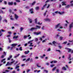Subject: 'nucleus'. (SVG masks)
I'll use <instances>...</instances> for the list:
<instances>
[{
    "label": "nucleus",
    "instance_id": "69168bd1",
    "mask_svg": "<svg viewBox=\"0 0 73 73\" xmlns=\"http://www.w3.org/2000/svg\"><path fill=\"white\" fill-rule=\"evenodd\" d=\"M58 14H59V15H61V13L60 11L58 12Z\"/></svg>",
    "mask_w": 73,
    "mask_h": 73
},
{
    "label": "nucleus",
    "instance_id": "4468645a",
    "mask_svg": "<svg viewBox=\"0 0 73 73\" xmlns=\"http://www.w3.org/2000/svg\"><path fill=\"white\" fill-rule=\"evenodd\" d=\"M29 20V21L30 23H32V20L29 18L28 19Z\"/></svg>",
    "mask_w": 73,
    "mask_h": 73
},
{
    "label": "nucleus",
    "instance_id": "49530a36",
    "mask_svg": "<svg viewBox=\"0 0 73 73\" xmlns=\"http://www.w3.org/2000/svg\"><path fill=\"white\" fill-rule=\"evenodd\" d=\"M56 42H55V41H54L53 42H52V43L53 44H56Z\"/></svg>",
    "mask_w": 73,
    "mask_h": 73
},
{
    "label": "nucleus",
    "instance_id": "9d476101",
    "mask_svg": "<svg viewBox=\"0 0 73 73\" xmlns=\"http://www.w3.org/2000/svg\"><path fill=\"white\" fill-rule=\"evenodd\" d=\"M17 45V44L16 43V44H13L11 45V46H13V47H14V46H16V45Z\"/></svg>",
    "mask_w": 73,
    "mask_h": 73
},
{
    "label": "nucleus",
    "instance_id": "f704fd0d",
    "mask_svg": "<svg viewBox=\"0 0 73 73\" xmlns=\"http://www.w3.org/2000/svg\"><path fill=\"white\" fill-rule=\"evenodd\" d=\"M19 50L21 51L23 50V49H22V47H20L19 48Z\"/></svg>",
    "mask_w": 73,
    "mask_h": 73
},
{
    "label": "nucleus",
    "instance_id": "ddd939ff",
    "mask_svg": "<svg viewBox=\"0 0 73 73\" xmlns=\"http://www.w3.org/2000/svg\"><path fill=\"white\" fill-rule=\"evenodd\" d=\"M62 5H66V4H65V2H62Z\"/></svg>",
    "mask_w": 73,
    "mask_h": 73
},
{
    "label": "nucleus",
    "instance_id": "de8ad7c7",
    "mask_svg": "<svg viewBox=\"0 0 73 73\" xmlns=\"http://www.w3.org/2000/svg\"><path fill=\"white\" fill-rule=\"evenodd\" d=\"M56 72L57 73H59V70L58 69H57L56 70Z\"/></svg>",
    "mask_w": 73,
    "mask_h": 73
},
{
    "label": "nucleus",
    "instance_id": "7c9ffc66",
    "mask_svg": "<svg viewBox=\"0 0 73 73\" xmlns=\"http://www.w3.org/2000/svg\"><path fill=\"white\" fill-rule=\"evenodd\" d=\"M15 1L16 2H17V3H20V1L19 0H16Z\"/></svg>",
    "mask_w": 73,
    "mask_h": 73
},
{
    "label": "nucleus",
    "instance_id": "6e6d98bb",
    "mask_svg": "<svg viewBox=\"0 0 73 73\" xmlns=\"http://www.w3.org/2000/svg\"><path fill=\"white\" fill-rule=\"evenodd\" d=\"M60 40H62V37L61 36L60 37Z\"/></svg>",
    "mask_w": 73,
    "mask_h": 73
},
{
    "label": "nucleus",
    "instance_id": "c9c22d12",
    "mask_svg": "<svg viewBox=\"0 0 73 73\" xmlns=\"http://www.w3.org/2000/svg\"><path fill=\"white\" fill-rule=\"evenodd\" d=\"M44 72H45L46 73H48V71L47 70H44Z\"/></svg>",
    "mask_w": 73,
    "mask_h": 73
},
{
    "label": "nucleus",
    "instance_id": "b1692460",
    "mask_svg": "<svg viewBox=\"0 0 73 73\" xmlns=\"http://www.w3.org/2000/svg\"><path fill=\"white\" fill-rule=\"evenodd\" d=\"M35 23L36 24H37V19L36 18L35 19Z\"/></svg>",
    "mask_w": 73,
    "mask_h": 73
},
{
    "label": "nucleus",
    "instance_id": "412c9836",
    "mask_svg": "<svg viewBox=\"0 0 73 73\" xmlns=\"http://www.w3.org/2000/svg\"><path fill=\"white\" fill-rule=\"evenodd\" d=\"M56 66H55L53 68V69H52V70L53 71H54V70H56Z\"/></svg>",
    "mask_w": 73,
    "mask_h": 73
},
{
    "label": "nucleus",
    "instance_id": "680f3d73",
    "mask_svg": "<svg viewBox=\"0 0 73 73\" xmlns=\"http://www.w3.org/2000/svg\"><path fill=\"white\" fill-rule=\"evenodd\" d=\"M39 40H41V41H42V38H39Z\"/></svg>",
    "mask_w": 73,
    "mask_h": 73
},
{
    "label": "nucleus",
    "instance_id": "a211bd4d",
    "mask_svg": "<svg viewBox=\"0 0 73 73\" xmlns=\"http://www.w3.org/2000/svg\"><path fill=\"white\" fill-rule=\"evenodd\" d=\"M70 7V5H67L65 6V8H69Z\"/></svg>",
    "mask_w": 73,
    "mask_h": 73
},
{
    "label": "nucleus",
    "instance_id": "0e129e2a",
    "mask_svg": "<svg viewBox=\"0 0 73 73\" xmlns=\"http://www.w3.org/2000/svg\"><path fill=\"white\" fill-rule=\"evenodd\" d=\"M50 50H50V48H49L47 50V51H50Z\"/></svg>",
    "mask_w": 73,
    "mask_h": 73
},
{
    "label": "nucleus",
    "instance_id": "09e8293b",
    "mask_svg": "<svg viewBox=\"0 0 73 73\" xmlns=\"http://www.w3.org/2000/svg\"><path fill=\"white\" fill-rule=\"evenodd\" d=\"M35 41H36V42H37V41H38V38H36L35 39Z\"/></svg>",
    "mask_w": 73,
    "mask_h": 73
},
{
    "label": "nucleus",
    "instance_id": "4be33fe9",
    "mask_svg": "<svg viewBox=\"0 0 73 73\" xmlns=\"http://www.w3.org/2000/svg\"><path fill=\"white\" fill-rule=\"evenodd\" d=\"M65 49H66V50H68V52H69V50L70 49V48H65Z\"/></svg>",
    "mask_w": 73,
    "mask_h": 73
},
{
    "label": "nucleus",
    "instance_id": "338daca9",
    "mask_svg": "<svg viewBox=\"0 0 73 73\" xmlns=\"http://www.w3.org/2000/svg\"><path fill=\"white\" fill-rule=\"evenodd\" d=\"M9 57L10 58H12V55L10 56Z\"/></svg>",
    "mask_w": 73,
    "mask_h": 73
},
{
    "label": "nucleus",
    "instance_id": "0eeeda50",
    "mask_svg": "<svg viewBox=\"0 0 73 73\" xmlns=\"http://www.w3.org/2000/svg\"><path fill=\"white\" fill-rule=\"evenodd\" d=\"M41 32H34V34H36V35H40V34H41Z\"/></svg>",
    "mask_w": 73,
    "mask_h": 73
},
{
    "label": "nucleus",
    "instance_id": "8fccbe9b",
    "mask_svg": "<svg viewBox=\"0 0 73 73\" xmlns=\"http://www.w3.org/2000/svg\"><path fill=\"white\" fill-rule=\"evenodd\" d=\"M30 61L31 62H32L33 61V59H32V58H31V59L30 60Z\"/></svg>",
    "mask_w": 73,
    "mask_h": 73
},
{
    "label": "nucleus",
    "instance_id": "c85d7f7f",
    "mask_svg": "<svg viewBox=\"0 0 73 73\" xmlns=\"http://www.w3.org/2000/svg\"><path fill=\"white\" fill-rule=\"evenodd\" d=\"M5 58H4L3 59H2L1 60V62H3V61H5Z\"/></svg>",
    "mask_w": 73,
    "mask_h": 73
},
{
    "label": "nucleus",
    "instance_id": "9b49d317",
    "mask_svg": "<svg viewBox=\"0 0 73 73\" xmlns=\"http://www.w3.org/2000/svg\"><path fill=\"white\" fill-rule=\"evenodd\" d=\"M60 25V23H59L57 25L55 26V29H57V28H58V26Z\"/></svg>",
    "mask_w": 73,
    "mask_h": 73
},
{
    "label": "nucleus",
    "instance_id": "e2e57ef3",
    "mask_svg": "<svg viewBox=\"0 0 73 73\" xmlns=\"http://www.w3.org/2000/svg\"><path fill=\"white\" fill-rule=\"evenodd\" d=\"M40 42H41L39 41L37 42V44L38 45V44H40Z\"/></svg>",
    "mask_w": 73,
    "mask_h": 73
},
{
    "label": "nucleus",
    "instance_id": "864d4df0",
    "mask_svg": "<svg viewBox=\"0 0 73 73\" xmlns=\"http://www.w3.org/2000/svg\"><path fill=\"white\" fill-rule=\"evenodd\" d=\"M44 28H45V26H43L42 27V29L43 30H44Z\"/></svg>",
    "mask_w": 73,
    "mask_h": 73
},
{
    "label": "nucleus",
    "instance_id": "6ab92c4d",
    "mask_svg": "<svg viewBox=\"0 0 73 73\" xmlns=\"http://www.w3.org/2000/svg\"><path fill=\"white\" fill-rule=\"evenodd\" d=\"M11 63H9V62H7V64L6 65V66H7V65H10Z\"/></svg>",
    "mask_w": 73,
    "mask_h": 73
},
{
    "label": "nucleus",
    "instance_id": "72a5a7b5",
    "mask_svg": "<svg viewBox=\"0 0 73 73\" xmlns=\"http://www.w3.org/2000/svg\"><path fill=\"white\" fill-rule=\"evenodd\" d=\"M54 66V64H52L50 65V66L51 68H53V67Z\"/></svg>",
    "mask_w": 73,
    "mask_h": 73
},
{
    "label": "nucleus",
    "instance_id": "c756f323",
    "mask_svg": "<svg viewBox=\"0 0 73 73\" xmlns=\"http://www.w3.org/2000/svg\"><path fill=\"white\" fill-rule=\"evenodd\" d=\"M30 58H29L26 60V62H27V61H30Z\"/></svg>",
    "mask_w": 73,
    "mask_h": 73
},
{
    "label": "nucleus",
    "instance_id": "f257e3e1",
    "mask_svg": "<svg viewBox=\"0 0 73 73\" xmlns=\"http://www.w3.org/2000/svg\"><path fill=\"white\" fill-rule=\"evenodd\" d=\"M13 1L9 2L8 3V5H13Z\"/></svg>",
    "mask_w": 73,
    "mask_h": 73
},
{
    "label": "nucleus",
    "instance_id": "39448f33",
    "mask_svg": "<svg viewBox=\"0 0 73 73\" xmlns=\"http://www.w3.org/2000/svg\"><path fill=\"white\" fill-rule=\"evenodd\" d=\"M44 20L45 21H50V19L49 18H47L44 19Z\"/></svg>",
    "mask_w": 73,
    "mask_h": 73
},
{
    "label": "nucleus",
    "instance_id": "1a4fd4ad",
    "mask_svg": "<svg viewBox=\"0 0 73 73\" xmlns=\"http://www.w3.org/2000/svg\"><path fill=\"white\" fill-rule=\"evenodd\" d=\"M70 52H71V53H73V50L70 49L69 50L68 53H70Z\"/></svg>",
    "mask_w": 73,
    "mask_h": 73
},
{
    "label": "nucleus",
    "instance_id": "2f4dec72",
    "mask_svg": "<svg viewBox=\"0 0 73 73\" xmlns=\"http://www.w3.org/2000/svg\"><path fill=\"white\" fill-rule=\"evenodd\" d=\"M8 39L9 40V42L10 43L12 41H11V39H10V38H8Z\"/></svg>",
    "mask_w": 73,
    "mask_h": 73
},
{
    "label": "nucleus",
    "instance_id": "423d86ee",
    "mask_svg": "<svg viewBox=\"0 0 73 73\" xmlns=\"http://www.w3.org/2000/svg\"><path fill=\"white\" fill-rule=\"evenodd\" d=\"M35 29H37V28H35L34 27H32L30 29V31H34V30H35Z\"/></svg>",
    "mask_w": 73,
    "mask_h": 73
},
{
    "label": "nucleus",
    "instance_id": "ea45409f",
    "mask_svg": "<svg viewBox=\"0 0 73 73\" xmlns=\"http://www.w3.org/2000/svg\"><path fill=\"white\" fill-rule=\"evenodd\" d=\"M56 51H57V52H59V53H60V52H61V51H60V50H56Z\"/></svg>",
    "mask_w": 73,
    "mask_h": 73
},
{
    "label": "nucleus",
    "instance_id": "cd10ccee",
    "mask_svg": "<svg viewBox=\"0 0 73 73\" xmlns=\"http://www.w3.org/2000/svg\"><path fill=\"white\" fill-rule=\"evenodd\" d=\"M47 5V3H45L44 5H43V7L44 8H45L46 6Z\"/></svg>",
    "mask_w": 73,
    "mask_h": 73
},
{
    "label": "nucleus",
    "instance_id": "774afa93",
    "mask_svg": "<svg viewBox=\"0 0 73 73\" xmlns=\"http://www.w3.org/2000/svg\"><path fill=\"white\" fill-rule=\"evenodd\" d=\"M12 73H16V71L15 70H14L13 71Z\"/></svg>",
    "mask_w": 73,
    "mask_h": 73
},
{
    "label": "nucleus",
    "instance_id": "4d7b16f0",
    "mask_svg": "<svg viewBox=\"0 0 73 73\" xmlns=\"http://www.w3.org/2000/svg\"><path fill=\"white\" fill-rule=\"evenodd\" d=\"M9 70H5V72H9Z\"/></svg>",
    "mask_w": 73,
    "mask_h": 73
},
{
    "label": "nucleus",
    "instance_id": "7ed1b4c3",
    "mask_svg": "<svg viewBox=\"0 0 73 73\" xmlns=\"http://www.w3.org/2000/svg\"><path fill=\"white\" fill-rule=\"evenodd\" d=\"M30 12L31 13H34V12H33V8L30 9Z\"/></svg>",
    "mask_w": 73,
    "mask_h": 73
},
{
    "label": "nucleus",
    "instance_id": "052dcab7",
    "mask_svg": "<svg viewBox=\"0 0 73 73\" xmlns=\"http://www.w3.org/2000/svg\"><path fill=\"white\" fill-rule=\"evenodd\" d=\"M65 26L66 27H68V24H65Z\"/></svg>",
    "mask_w": 73,
    "mask_h": 73
},
{
    "label": "nucleus",
    "instance_id": "20e7f679",
    "mask_svg": "<svg viewBox=\"0 0 73 73\" xmlns=\"http://www.w3.org/2000/svg\"><path fill=\"white\" fill-rule=\"evenodd\" d=\"M14 15L15 16V19H16V20H17V19H18V18H19V16H17V15L16 14H15Z\"/></svg>",
    "mask_w": 73,
    "mask_h": 73
},
{
    "label": "nucleus",
    "instance_id": "f8f14e48",
    "mask_svg": "<svg viewBox=\"0 0 73 73\" xmlns=\"http://www.w3.org/2000/svg\"><path fill=\"white\" fill-rule=\"evenodd\" d=\"M36 29H40V28H41V27L40 26H38V25H36Z\"/></svg>",
    "mask_w": 73,
    "mask_h": 73
},
{
    "label": "nucleus",
    "instance_id": "13d9d810",
    "mask_svg": "<svg viewBox=\"0 0 73 73\" xmlns=\"http://www.w3.org/2000/svg\"><path fill=\"white\" fill-rule=\"evenodd\" d=\"M49 7H50V5L48 4V6L47 7V8H49Z\"/></svg>",
    "mask_w": 73,
    "mask_h": 73
},
{
    "label": "nucleus",
    "instance_id": "dca6fc26",
    "mask_svg": "<svg viewBox=\"0 0 73 73\" xmlns=\"http://www.w3.org/2000/svg\"><path fill=\"white\" fill-rule=\"evenodd\" d=\"M18 36H14L13 37V39H14V38H18Z\"/></svg>",
    "mask_w": 73,
    "mask_h": 73
},
{
    "label": "nucleus",
    "instance_id": "473e14b6",
    "mask_svg": "<svg viewBox=\"0 0 73 73\" xmlns=\"http://www.w3.org/2000/svg\"><path fill=\"white\" fill-rule=\"evenodd\" d=\"M20 68V66H17L15 68V69H17V68Z\"/></svg>",
    "mask_w": 73,
    "mask_h": 73
},
{
    "label": "nucleus",
    "instance_id": "a878e982",
    "mask_svg": "<svg viewBox=\"0 0 73 73\" xmlns=\"http://www.w3.org/2000/svg\"><path fill=\"white\" fill-rule=\"evenodd\" d=\"M19 55H20V54H18L17 55L15 56L14 57V58H17V57H19Z\"/></svg>",
    "mask_w": 73,
    "mask_h": 73
},
{
    "label": "nucleus",
    "instance_id": "6e6552de",
    "mask_svg": "<svg viewBox=\"0 0 73 73\" xmlns=\"http://www.w3.org/2000/svg\"><path fill=\"white\" fill-rule=\"evenodd\" d=\"M29 53V50H28L27 51H25V54H28Z\"/></svg>",
    "mask_w": 73,
    "mask_h": 73
},
{
    "label": "nucleus",
    "instance_id": "393cba45",
    "mask_svg": "<svg viewBox=\"0 0 73 73\" xmlns=\"http://www.w3.org/2000/svg\"><path fill=\"white\" fill-rule=\"evenodd\" d=\"M62 69H63V70H66V68H65V67H63L62 68Z\"/></svg>",
    "mask_w": 73,
    "mask_h": 73
},
{
    "label": "nucleus",
    "instance_id": "603ef678",
    "mask_svg": "<svg viewBox=\"0 0 73 73\" xmlns=\"http://www.w3.org/2000/svg\"><path fill=\"white\" fill-rule=\"evenodd\" d=\"M65 13V12L64 11H63L61 13V15H63V14H64Z\"/></svg>",
    "mask_w": 73,
    "mask_h": 73
},
{
    "label": "nucleus",
    "instance_id": "c03bdc74",
    "mask_svg": "<svg viewBox=\"0 0 73 73\" xmlns=\"http://www.w3.org/2000/svg\"><path fill=\"white\" fill-rule=\"evenodd\" d=\"M2 20V18H1V17L0 15V22Z\"/></svg>",
    "mask_w": 73,
    "mask_h": 73
},
{
    "label": "nucleus",
    "instance_id": "f03ea898",
    "mask_svg": "<svg viewBox=\"0 0 73 73\" xmlns=\"http://www.w3.org/2000/svg\"><path fill=\"white\" fill-rule=\"evenodd\" d=\"M69 31H70V32H71V29H72V28L73 27V25L70 24L69 26Z\"/></svg>",
    "mask_w": 73,
    "mask_h": 73
},
{
    "label": "nucleus",
    "instance_id": "bb28decb",
    "mask_svg": "<svg viewBox=\"0 0 73 73\" xmlns=\"http://www.w3.org/2000/svg\"><path fill=\"white\" fill-rule=\"evenodd\" d=\"M12 15H11L10 16V20H13V19L12 18Z\"/></svg>",
    "mask_w": 73,
    "mask_h": 73
},
{
    "label": "nucleus",
    "instance_id": "5701e85b",
    "mask_svg": "<svg viewBox=\"0 0 73 73\" xmlns=\"http://www.w3.org/2000/svg\"><path fill=\"white\" fill-rule=\"evenodd\" d=\"M35 9L37 10V11H38V9H39V7L38 6H37V7H36L35 8Z\"/></svg>",
    "mask_w": 73,
    "mask_h": 73
},
{
    "label": "nucleus",
    "instance_id": "f3484780",
    "mask_svg": "<svg viewBox=\"0 0 73 73\" xmlns=\"http://www.w3.org/2000/svg\"><path fill=\"white\" fill-rule=\"evenodd\" d=\"M69 60H70V61L71 60H72V59L71 58V55H69V56L68 58Z\"/></svg>",
    "mask_w": 73,
    "mask_h": 73
},
{
    "label": "nucleus",
    "instance_id": "aec40b11",
    "mask_svg": "<svg viewBox=\"0 0 73 73\" xmlns=\"http://www.w3.org/2000/svg\"><path fill=\"white\" fill-rule=\"evenodd\" d=\"M33 41V40H32L29 41L28 43H27L28 44H30V43H31V42H32Z\"/></svg>",
    "mask_w": 73,
    "mask_h": 73
},
{
    "label": "nucleus",
    "instance_id": "79ce46f5",
    "mask_svg": "<svg viewBox=\"0 0 73 73\" xmlns=\"http://www.w3.org/2000/svg\"><path fill=\"white\" fill-rule=\"evenodd\" d=\"M50 1V0H47L45 2V3H48Z\"/></svg>",
    "mask_w": 73,
    "mask_h": 73
},
{
    "label": "nucleus",
    "instance_id": "2eb2a0df",
    "mask_svg": "<svg viewBox=\"0 0 73 73\" xmlns=\"http://www.w3.org/2000/svg\"><path fill=\"white\" fill-rule=\"evenodd\" d=\"M36 3V1H35L33 2L32 3H30V5H34Z\"/></svg>",
    "mask_w": 73,
    "mask_h": 73
},
{
    "label": "nucleus",
    "instance_id": "37998d69",
    "mask_svg": "<svg viewBox=\"0 0 73 73\" xmlns=\"http://www.w3.org/2000/svg\"><path fill=\"white\" fill-rule=\"evenodd\" d=\"M58 47L59 48V49H61V48H62V46H58Z\"/></svg>",
    "mask_w": 73,
    "mask_h": 73
},
{
    "label": "nucleus",
    "instance_id": "a19ab883",
    "mask_svg": "<svg viewBox=\"0 0 73 73\" xmlns=\"http://www.w3.org/2000/svg\"><path fill=\"white\" fill-rule=\"evenodd\" d=\"M25 8L26 9H29V6H27L25 7Z\"/></svg>",
    "mask_w": 73,
    "mask_h": 73
},
{
    "label": "nucleus",
    "instance_id": "5fc2aeb1",
    "mask_svg": "<svg viewBox=\"0 0 73 73\" xmlns=\"http://www.w3.org/2000/svg\"><path fill=\"white\" fill-rule=\"evenodd\" d=\"M23 30V28L22 27L21 28V32H22V31Z\"/></svg>",
    "mask_w": 73,
    "mask_h": 73
},
{
    "label": "nucleus",
    "instance_id": "58836bf2",
    "mask_svg": "<svg viewBox=\"0 0 73 73\" xmlns=\"http://www.w3.org/2000/svg\"><path fill=\"white\" fill-rule=\"evenodd\" d=\"M15 62V60H13L12 62H10V64H13V63H14V62Z\"/></svg>",
    "mask_w": 73,
    "mask_h": 73
},
{
    "label": "nucleus",
    "instance_id": "a18cd8bd",
    "mask_svg": "<svg viewBox=\"0 0 73 73\" xmlns=\"http://www.w3.org/2000/svg\"><path fill=\"white\" fill-rule=\"evenodd\" d=\"M4 4H5V5L7 4V2L6 1H4Z\"/></svg>",
    "mask_w": 73,
    "mask_h": 73
},
{
    "label": "nucleus",
    "instance_id": "4c0bfd02",
    "mask_svg": "<svg viewBox=\"0 0 73 73\" xmlns=\"http://www.w3.org/2000/svg\"><path fill=\"white\" fill-rule=\"evenodd\" d=\"M28 36L27 35H25L24 36V38H27V37Z\"/></svg>",
    "mask_w": 73,
    "mask_h": 73
},
{
    "label": "nucleus",
    "instance_id": "3c124183",
    "mask_svg": "<svg viewBox=\"0 0 73 73\" xmlns=\"http://www.w3.org/2000/svg\"><path fill=\"white\" fill-rule=\"evenodd\" d=\"M14 5H17V3L16 2H14Z\"/></svg>",
    "mask_w": 73,
    "mask_h": 73
},
{
    "label": "nucleus",
    "instance_id": "bf43d9fd",
    "mask_svg": "<svg viewBox=\"0 0 73 73\" xmlns=\"http://www.w3.org/2000/svg\"><path fill=\"white\" fill-rule=\"evenodd\" d=\"M57 61H56V60H54V63H57Z\"/></svg>",
    "mask_w": 73,
    "mask_h": 73
},
{
    "label": "nucleus",
    "instance_id": "e433bc0d",
    "mask_svg": "<svg viewBox=\"0 0 73 73\" xmlns=\"http://www.w3.org/2000/svg\"><path fill=\"white\" fill-rule=\"evenodd\" d=\"M68 43V42L67 41L64 42V43H63V44H66L67 43Z\"/></svg>",
    "mask_w": 73,
    "mask_h": 73
}]
</instances>
